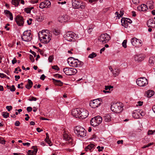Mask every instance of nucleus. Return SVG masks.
<instances>
[{
  "mask_svg": "<svg viewBox=\"0 0 155 155\" xmlns=\"http://www.w3.org/2000/svg\"><path fill=\"white\" fill-rule=\"evenodd\" d=\"M154 94V91L151 90L147 91L146 92V96L148 97H150Z\"/></svg>",
  "mask_w": 155,
  "mask_h": 155,
  "instance_id": "c85d7f7f",
  "label": "nucleus"
},
{
  "mask_svg": "<svg viewBox=\"0 0 155 155\" xmlns=\"http://www.w3.org/2000/svg\"><path fill=\"white\" fill-rule=\"evenodd\" d=\"M97 55L94 52H93L89 55L88 58H93L96 57Z\"/></svg>",
  "mask_w": 155,
  "mask_h": 155,
  "instance_id": "4c0bfd02",
  "label": "nucleus"
},
{
  "mask_svg": "<svg viewBox=\"0 0 155 155\" xmlns=\"http://www.w3.org/2000/svg\"><path fill=\"white\" fill-rule=\"evenodd\" d=\"M95 148V145L93 143H90L89 144L85 149L86 151L90 150L91 151V150H93Z\"/></svg>",
  "mask_w": 155,
  "mask_h": 155,
  "instance_id": "393cba45",
  "label": "nucleus"
},
{
  "mask_svg": "<svg viewBox=\"0 0 155 155\" xmlns=\"http://www.w3.org/2000/svg\"><path fill=\"white\" fill-rule=\"evenodd\" d=\"M80 109L76 108L72 110L71 114L72 115L75 117L79 118L80 113Z\"/></svg>",
  "mask_w": 155,
  "mask_h": 155,
  "instance_id": "6ab92c4d",
  "label": "nucleus"
},
{
  "mask_svg": "<svg viewBox=\"0 0 155 155\" xmlns=\"http://www.w3.org/2000/svg\"><path fill=\"white\" fill-rule=\"evenodd\" d=\"M68 62L70 66L74 68L81 67L84 64L82 62L72 57H70L68 59Z\"/></svg>",
  "mask_w": 155,
  "mask_h": 155,
  "instance_id": "f03ea898",
  "label": "nucleus"
},
{
  "mask_svg": "<svg viewBox=\"0 0 155 155\" xmlns=\"http://www.w3.org/2000/svg\"><path fill=\"white\" fill-rule=\"evenodd\" d=\"M113 86L111 85L106 86H105V89L106 90H107L108 89L110 90V89L113 88Z\"/></svg>",
  "mask_w": 155,
  "mask_h": 155,
  "instance_id": "a18cd8bd",
  "label": "nucleus"
},
{
  "mask_svg": "<svg viewBox=\"0 0 155 155\" xmlns=\"http://www.w3.org/2000/svg\"><path fill=\"white\" fill-rule=\"evenodd\" d=\"M20 124V122L18 121H16L15 123V124L16 126H19Z\"/></svg>",
  "mask_w": 155,
  "mask_h": 155,
  "instance_id": "680f3d73",
  "label": "nucleus"
},
{
  "mask_svg": "<svg viewBox=\"0 0 155 155\" xmlns=\"http://www.w3.org/2000/svg\"><path fill=\"white\" fill-rule=\"evenodd\" d=\"M28 83L25 85V87L28 89H29L32 87L33 82L31 80L28 79Z\"/></svg>",
  "mask_w": 155,
  "mask_h": 155,
  "instance_id": "7c9ffc66",
  "label": "nucleus"
},
{
  "mask_svg": "<svg viewBox=\"0 0 155 155\" xmlns=\"http://www.w3.org/2000/svg\"><path fill=\"white\" fill-rule=\"evenodd\" d=\"M102 120L101 117L97 116L91 119L90 123L91 125L94 127H96L101 123Z\"/></svg>",
  "mask_w": 155,
  "mask_h": 155,
  "instance_id": "6e6552de",
  "label": "nucleus"
},
{
  "mask_svg": "<svg viewBox=\"0 0 155 155\" xmlns=\"http://www.w3.org/2000/svg\"><path fill=\"white\" fill-rule=\"evenodd\" d=\"M52 68L53 69L57 71H59L60 69L59 67L57 65H54L53 66H52Z\"/></svg>",
  "mask_w": 155,
  "mask_h": 155,
  "instance_id": "49530a36",
  "label": "nucleus"
},
{
  "mask_svg": "<svg viewBox=\"0 0 155 155\" xmlns=\"http://www.w3.org/2000/svg\"><path fill=\"white\" fill-rule=\"evenodd\" d=\"M5 141L2 138L0 137V143L2 144L5 143Z\"/></svg>",
  "mask_w": 155,
  "mask_h": 155,
  "instance_id": "bf43d9fd",
  "label": "nucleus"
},
{
  "mask_svg": "<svg viewBox=\"0 0 155 155\" xmlns=\"http://www.w3.org/2000/svg\"><path fill=\"white\" fill-rule=\"evenodd\" d=\"M4 13L11 20H13V17L12 14L9 11L7 10H5Z\"/></svg>",
  "mask_w": 155,
  "mask_h": 155,
  "instance_id": "b1692460",
  "label": "nucleus"
},
{
  "mask_svg": "<svg viewBox=\"0 0 155 155\" xmlns=\"http://www.w3.org/2000/svg\"><path fill=\"white\" fill-rule=\"evenodd\" d=\"M123 106L120 103L113 104L111 107V109L113 112L116 113H119L123 110Z\"/></svg>",
  "mask_w": 155,
  "mask_h": 155,
  "instance_id": "20e7f679",
  "label": "nucleus"
},
{
  "mask_svg": "<svg viewBox=\"0 0 155 155\" xmlns=\"http://www.w3.org/2000/svg\"><path fill=\"white\" fill-rule=\"evenodd\" d=\"M34 147L33 150H29L28 151V155H36L38 149L36 147Z\"/></svg>",
  "mask_w": 155,
  "mask_h": 155,
  "instance_id": "5701e85b",
  "label": "nucleus"
},
{
  "mask_svg": "<svg viewBox=\"0 0 155 155\" xmlns=\"http://www.w3.org/2000/svg\"><path fill=\"white\" fill-rule=\"evenodd\" d=\"M15 20L18 25L21 26L23 25L24 21L22 17L20 15H17L16 17Z\"/></svg>",
  "mask_w": 155,
  "mask_h": 155,
  "instance_id": "dca6fc26",
  "label": "nucleus"
},
{
  "mask_svg": "<svg viewBox=\"0 0 155 155\" xmlns=\"http://www.w3.org/2000/svg\"><path fill=\"white\" fill-rule=\"evenodd\" d=\"M53 32L55 35H58L60 34V32L58 30L54 29L53 31Z\"/></svg>",
  "mask_w": 155,
  "mask_h": 155,
  "instance_id": "79ce46f5",
  "label": "nucleus"
},
{
  "mask_svg": "<svg viewBox=\"0 0 155 155\" xmlns=\"http://www.w3.org/2000/svg\"><path fill=\"white\" fill-rule=\"evenodd\" d=\"M17 61L16 58H14L13 59L12 61V64H14L15 63L17 62Z\"/></svg>",
  "mask_w": 155,
  "mask_h": 155,
  "instance_id": "e2e57ef3",
  "label": "nucleus"
},
{
  "mask_svg": "<svg viewBox=\"0 0 155 155\" xmlns=\"http://www.w3.org/2000/svg\"><path fill=\"white\" fill-rule=\"evenodd\" d=\"M120 72V70L117 68H115L112 71V73L114 77L118 75Z\"/></svg>",
  "mask_w": 155,
  "mask_h": 155,
  "instance_id": "2f4dec72",
  "label": "nucleus"
},
{
  "mask_svg": "<svg viewBox=\"0 0 155 155\" xmlns=\"http://www.w3.org/2000/svg\"><path fill=\"white\" fill-rule=\"evenodd\" d=\"M69 19V17L67 15H64L59 17L58 19L59 22L63 23L67 21Z\"/></svg>",
  "mask_w": 155,
  "mask_h": 155,
  "instance_id": "a211bd4d",
  "label": "nucleus"
},
{
  "mask_svg": "<svg viewBox=\"0 0 155 155\" xmlns=\"http://www.w3.org/2000/svg\"><path fill=\"white\" fill-rule=\"evenodd\" d=\"M12 107L11 106H7L6 107V109L9 111H10L12 109Z\"/></svg>",
  "mask_w": 155,
  "mask_h": 155,
  "instance_id": "4d7b16f0",
  "label": "nucleus"
},
{
  "mask_svg": "<svg viewBox=\"0 0 155 155\" xmlns=\"http://www.w3.org/2000/svg\"><path fill=\"white\" fill-rule=\"evenodd\" d=\"M76 35L73 32L68 31L66 34L64 38L65 39L69 41H74L75 40Z\"/></svg>",
  "mask_w": 155,
  "mask_h": 155,
  "instance_id": "9b49d317",
  "label": "nucleus"
},
{
  "mask_svg": "<svg viewBox=\"0 0 155 155\" xmlns=\"http://www.w3.org/2000/svg\"><path fill=\"white\" fill-rule=\"evenodd\" d=\"M20 0H12V4L15 6H18Z\"/></svg>",
  "mask_w": 155,
  "mask_h": 155,
  "instance_id": "f704fd0d",
  "label": "nucleus"
},
{
  "mask_svg": "<svg viewBox=\"0 0 155 155\" xmlns=\"http://www.w3.org/2000/svg\"><path fill=\"white\" fill-rule=\"evenodd\" d=\"M52 80L54 84L55 85L59 86H61L63 85V83L60 81L56 80L53 78L52 79Z\"/></svg>",
  "mask_w": 155,
  "mask_h": 155,
  "instance_id": "cd10ccee",
  "label": "nucleus"
},
{
  "mask_svg": "<svg viewBox=\"0 0 155 155\" xmlns=\"http://www.w3.org/2000/svg\"><path fill=\"white\" fill-rule=\"evenodd\" d=\"M111 117L110 114H105L103 117L104 121L107 122H110L111 120Z\"/></svg>",
  "mask_w": 155,
  "mask_h": 155,
  "instance_id": "a878e982",
  "label": "nucleus"
},
{
  "mask_svg": "<svg viewBox=\"0 0 155 155\" xmlns=\"http://www.w3.org/2000/svg\"><path fill=\"white\" fill-rule=\"evenodd\" d=\"M51 2L48 0L41 2L39 5V7L41 9L49 8L51 5Z\"/></svg>",
  "mask_w": 155,
  "mask_h": 155,
  "instance_id": "4468645a",
  "label": "nucleus"
},
{
  "mask_svg": "<svg viewBox=\"0 0 155 155\" xmlns=\"http://www.w3.org/2000/svg\"><path fill=\"white\" fill-rule=\"evenodd\" d=\"M54 59L53 55H51L48 58V60L49 62H51Z\"/></svg>",
  "mask_w": 155,
  "mask_h": 155,
  "instance_id": "de8ad7c7",
  "label": "nucleus"
},
{
  "mask_svg": "<svg viewBox=\"0 0 155 155\" xmlns=\"http://www.w3.org/2000/svg\"><path fill=\"white\" fill-rule=\"evenodd\" d=\"M140 113V118H141V117L145 115V113L144 111H139Z\"/></svg>",
  "mask_w": 155,
  "mask_h": 155,
  "instance_id": "864d4df0",
  "label": "nucleus"
},
{
  "mask_svg": "<svg viewBox=\"0 0 155 155\" xmlns=\"http://www.w3.org/2000/svg\"><path fill=\"white\" fill-rule=\"evenodd\" d=\"M45 76L44 74H43L41 75V77L40 78V79L41 80H44L45 79Z\"/></svg>",
  "mask_w": 155,
  "mask_h": 155,
  "instance_id": "338daca9",
  "label": "nucleus"
},
{
  "mask_svg": "<svg viewBox=\"0 0 155 155\" xmlns=\"http://www.w3.org/2000/svg\"><path fill=\"white\" fill-rule=\"evenodd\" d=\"M25 116H26V117L25 118V120L26 121H28L29 118V117L28 116V115L27 114H26L25 115Z\"/></svg>",
  "mask_w": 155,
  "mask_h": 155,
  "instance_id": "69168bd1",
  "label": "nucleus"
},
{
  "mask_svg": "<svg viewBox=\"0 0 155 155\" xmlns=\"http://www.w3.org/2000/svg\"><path fill=\"white\" fill-rule=\"evenodd\" d=\"M127 40H125L122 43V46L124 48H126L127 47Z\"/></svg>",
  "mask_w": 155,
  "mask_h": 155,
  "instance_id": "37998d69",
  "label": "nucleus"
},
{
  "mask_svg": "<svg viewBox=\"0 0 155 155\" xmlns=\"http://www.w3.org/2000/svg\"><path fill=\"white\" fill-rule=\"evenodd\" d=\"M102 100L101 99H97L94 100L90 103V106L92 108H95L102 103Z\"/></svg>",
  "mask_w": 155,
  "mask_h": 155,
  "instance_id": "f8f14e48",
  "label": "nucleus"
},
{
  "mask_svg": "<svg viewBox=\"0 0 155 155\" xmlns=\"http://www.w3.org/2000/svg\"><path fill=\"white\" fill-rule=\"evenodd\" d=\"M2 115L4 118H7L9 116V113L7 112H3Z\"/></svg>",
  "mask_w": 155,
  "mask_h": 155,
  "instance_id": "ea45409f",
  "label": "nucleus"
},
{
  "mask_svg": "<svg viewBox=\"0 0 155 155\" xmlns=\"http://www.w3.org/2000/svg\"><path fill=\"white\" fill-rule=\"evenodd\" d=\"M11 87L10 88V89L11 91H14L15 90V88L14 85H12V87Z\"/></svg>",
  "mask_w": 155,
  "mask_h": 155,
  "instance_id": "5fc2aeb1",
  "label": "nucleus"
},
{
  "mask_svg": "<svg viewBox=\"0 0 155 155\" xmlns=\"http://www.w3.org/2000/svg\"><path fill=\"white\" fill-rule=\"evenodd\" d=\"M37 98L35 97H34L33 96H32L30 98L28 99V100L30 101H36L37 100Z\"/></svg>",
  "mask_w": 155,
  "mask_h": 155,
  "instance_id": "c03bdc74",
  "label": "nucleus"
},
{
  "mask_svg": "<svg viewBox=\"0 0 155 155\" xmlns=\"http://www.w3.org/2000/svg\"><path fill=\"white\" fill-rule=\"evenodd\" d=\"M29 58L30 60L32 62H34V61L35 59H34V58H33V56L31 54H30L29 55Z\"/></svg>",
  "mask_w": 155,
  "mask_h": 155,
  "instance_id": "6e6d98bb",
  "label": "nucleus"
},
{
  "mask_svg": "<svg viewBox=\"0 0 155 155\" xmlns=\"http://www.w3.org/2000/svg\"><path fill=\"white\" fill-rule=\"evenodd\" d=\"M72 6L75 9L81 8L84 9L85 8V2L79 0H72Z\"/></svg>",
  "mask_w": 155,
  "mask_h": 155,
  "instance_id": "39448f33",
  "label": "nucleus"
},
{
  "mask_svg": "<svg viewBox=\"0 0 155 155\" xmlns=\"http://www.w3.org/2000/svg\"><path fill=\"white\" fill-rule=\"evenodd\" d=\"M149 62L150 66H153L155 64V57L154 56L151 57L149 58Z\"/></svg>",
  "mask_w": 155,
  "mask_h": 155,
  "instance_id": "c756f323",
  "label": "nucleus"
},
{
  "mask_svg": "<svg viewBox=\"0 0 155 155\" xmlns=\"http://www.w3.org/2000/svg\"><path fill=\"white\" fill-rule=\"evenodd\" d=\"M137 9L140 11H145L147 9V6L144 4H142L138 7Z\"/></svg>",
  "mask_w": 155,
  "mask_h": 155,
  "instance_id": "4be33fe9",
  "label": "nucleus"
},
{
  "mask_svg": "<svg viewBox=\"0 0 155 155\" xmlns=\"http://www.w3.org/2000/svg\"><path fill=\"white\" fill-rule=\"evenodd\" d=\"M140 113L139 111L135 110L133 113L132 115L134 118L138 119L140 118Z\"/></svg>",
  "mask_w": 155,
  "mask_h": 155,
  "instance_id": "bb28decb",
  "label": "nucleus"
},
{
  "mask_svg": "<svg viewBox=\"0 0 155 155\" xmlns=\"http://www.w3.org/2000/svg\"><path fill=\"white\" fill-rule=\"evenodd\" d=\"M63 71L67 75H74L77 72V71L75 68H64Z\"/></svg>",
  "mask_w": 155,
  "mask_h": 155,
  "instance_id": "9d476101",
  "label": "nucleus"
},
{
  "mask_svg": "<svg viewBox=\"0 0 155 155\" xmlns=\"http://www.w3.org/2000/svg\"><path fill=\"white\" fill-rule=\"evenodd\" d=\"M48 31V30H42L40 34H39V40L41 41L43 43H48L51 39V35L49 34H46V31Z\"/></svg>",
  "mask_w": 155,
  "mask_h": 155,
  "instance_id": "f257e3e1",
  "label": "nucleus"
},
{
  "mask_svg": "<svg viewBox=\"0 0 155 155\" xmlns=\"http://www.w3.org/2000/svg\"><path fill=\"white\" fill-rule=\"evenodd\" d=\"M97 148L98 149V151L100 152L102 151L104 149V147H101L100 146H99L97 147Z\"/></svg>",
  "mask_w": 155,
  "mask_h": 155,
  "instance_id": "09e8293b",
  "label": "nucleus"
},
{
  "mask_svg": "<svg viewBox=\"0 0 155 155\" xmlns=\"http://www.w3.org/2000/svg\"><path fill=\"white\" fill-rule=\"evenodd\" d=\"M137 85L140 87H144L146 86L148 83L147 79L144 77L138 78L136 81Z\"/></svg>",
  "mask_w": 155,
  "mask_h": 155,
  "instance_id": "1a4fd4ad",
  "label": "nucleus"
},
{
  "mask_svg": "<svg viewBox=\"0 0 155 155\" xmlns=\"http://www.w3.org/2000/svg\"><path fill=\"white\" fill-rule=\"evenodd\" d=\"M27 110L28 112H30L32 110V108L31 107H28L27 108Z\"/></svg>",
  "mask_w": 155,
  "mask_h": 155,
  "instance_id": "052dcab7",
  "label": "nucleus"
},
{
  "mask_svg": "<svg viewBox=\"0 0 155 155\" xmlns=\"http://www.w3.org/2000/svg\"><path fill=\"white\" fill-rule=\"evenodd\" d=\"M46 137L45 139V141L47 142L49 145V146H51V142L49 139V137L48 134L47 133L46 134Z\"/></svg>",
  "mask_w": 155,
  "mask_h": 155,
  "instance_id": "72a5a7b5",
  "label": "nucleus"
},
{
  "mask_svg": "<svg viewBox=\"0 0 155 155\" xmlns=\"http://www.w3.org/2000/svg\"><path fill=\"white\" fill-rule=\"evenodd\" d=\"M147 4L150 9H152L153 8V3L152 1L148 2Z\"/></svg>",
  "mask_w": 155,
  "mask_h": 155,
  "instance_id": "473e14b6",
  "label": "nucleus"
},
{
  "mask_svg": "<svg viewBox=\"0 0 155 155\" xmlns=\"http://www.w3.org/2000/svg\"><path fill=\"white\" fill-rule=\"evenodd\" d=\"M45 18V16L44 15H40L39 16L38 20V21H42Z\"/></svg>",
  "mask_w": 155,
  "mask_h": 155,
  "instance_id": "58836bf2",
  "label": "nucleus"
},
{
  "mask_svg": "<svg viewBox=\"0 0 155 155\" xmlns=\"http://www.w3.org/2000/svg\"><path fill=\"white\" fill-rule=\"evenodd\" d=\"M121 20H125L126 22L127 23H132V21L130 19L128 18H126L125 19H122Z\"/></svg>",
  "mask_w": 155,
  "mask_h": 155,
  "instance_id": "8fccbe9b",
  "label": "nucleus"
},
{
  "mask_svg": "<svg viewBox=\"0 0 155 155\" xmlns=\"http://www.w3.org/2000/svg\"><path fill=\"white\" fill-rule=\"evenodd\" d=\"M80 110L79 118L84 119L86 118L88 114V112L86 110L82 109H80Z\"/></svg>",
  "mask_w": 155,
  "mask_h": 155,
  "instance_id": "2eb2a0df",
  "label": "nucleus"
},
{
  "mask_svg": "<svg viewBox=\"0 0 155 155\" xmlns=\"http://www.w3.org/2000/svg\"><path fill=\"white\" fill-rule=\"evenodd\" d=\"M153 134V130H149L147 133V134L148 135H152Z\"/></svg>",
  "mask_w": 155,
  "mask_h": 155,
  "instance_id": "0e129e2a",
  "label": "nucleus"
},
{
  "mask_svg": "<svg viewBox=\"0 0 155 155\" xmlns=\"http://www.w3.org/2000/svg\"><path fill=\"white\" fill-rule=\"evenodd\" d=\"M33 8V7L25 8V11L27 13H30L31 12V10Z\"/></svg>",
  "mask_w": 155,
  "mask_h": 155,
  "instance_id": "e433bc0d",
  "label": "nucleus"
},
{
  "mask_svg": "<svg viewBox=\"0 0 155 155\" xmlns=\"http://www.w3.org/2000/svg\"><path fill=\"white\" fill-rule=\"evenodd\" d=\"M131 42L132 45L136 47L139 48L142 46L141 41L135 38H131Z\"/></svg>",
  "mask_w": 155,
  "mask_h": 155,
  "instance_id": "ddd939ff",
  "label": "nucleus"
},
{
  "mask_svg": "<svg viewBox=\"0 0 155 155\" xmlns=\"http://www.w3.org/2000/svg\"><path fill=\"white\" fill-rule=\"evenodd\" d=\"M63 139L65 141H68V143H71V145H72V143L73 141V139L70 135L64 133L63 135Z\"/></svg>",
  "mask_w": 155,
  "mask_h": 155,
  "instance_id": "f3484780",
  "label": "nucleus"
},
{
  "mask_svg": "<svg viewBox=\"0 0 155 155\" xmlns=\"http://www.w3.org/2000/svg\"><path fill=\"white\" fill-rule=\"evenodd\" d=\"M74 132L78 137H84L86 136V131L83 127L76 126L74 128Z\"/></svg>",
  "mask_w": 155,
  "mask_h": 155,
  "instance_id": "7ed1b4c3",
  "label": "nucleus"
},
{
  "mask_svg": "<svg viewBox=\"0 0 155 155\" xmlns=\"http://www.w3.org/2000/svg\"><path fill=\"white\" fill-rule=\"evenodd\" d=\"M153 143H149L148 144L146 145H144V146H143L142 147V148L143 149V148H145L148 147L150 146L153 145Z\"/></svg>",
  "mask_w": 155,
  "mask_h": 155,
  "instance_id": "a19ab883",
  "label": "nucleus"
},
{
  "mask_svg": "<svg viewBox=\"0 0 155 155\" xmlns=\"http://www.w3.org/2000/svg\"><path fill=\"white\" fill-rule=\"evenodd\" d=\"M121 22L122 25L123 26H124L126 28H127L128 26V24L126 22L125 20H121Z\"/></svg>",
  "mask_w": 155,
  "mask_h": 155,
  "instance_id": "c9c22d12",
  "label": "nucleus"
},
{
  "mask_svg": "<svg viewBox=\"0 0 155 155\" xmlns=\"http://www.w3.org/2000/svg\"><path fill=\"white\" fill-rule=\"evenodd\" d=\"M21 38L23 41H25L28 42L30 41L31 39V31L27 30L25 31L21 35Z\"/></svg>",
  "mask_w": 155,
  "mask_h": 155,
  "instance_id": "0eeeda50",
  "label": "nucleus"
},
{
  "mask_svg": "<svg viewBox=\"0 0 155 155\" xmlns=\"http://www.w3.org/2000/svg\"><path fill=\"white\" fill-rule=\"evenodd\" d=\"M147 24L149 27L152 28H155V21L152 19L149 20L147 21Z\"/></svg>",
  "mask_w": 155,
  "mask_h": 155,
  "instance_id": "412c9836",
  "label": "nucleus"
},
{
  "mask_svg": "<svg viewBox=\"0 0 155 155\" xmlns=\"http://www.w3.org/2000/svg\"><path fill=\"white\" fill-rule=\"evenodd\" d=\"M18 71L19 72H21V69L20 68V67H18L17 68H15V71H14V73H16L17 74H18V72H16L17 71H18Z\"/></svg>",
  "mask_w": 155,
  "mask_h": 155,
  "instance_id": "3c124183",
  "label": "nucleus"
},
{
  "mask_svg": "<svg viewBox=\"0 0 155 155\" xmlns=\"http://www.w3.org/2000/svg\"><path fill=\"white\" fill-rule=\"evenodd\" d=\"M38 0H31L30 1V3L32 4L37 3L38 2Z\"/></svg>",
  "mask_w": 155,
  "mask_h": 155,
  "instance_id": "603ef678",
  "label": "nucleus"
},
{
  "mask_svg": "<svg viewBox=\"0 0 155 155\" xmlns=\"http://www.w3.org/2000/svg\"><path fill=\"white\" fill-rule=\"evenodd\" d=\"M110 39L109 35L107 33L102 34L99 37L98 41L100 43L104 44L107 43Z\"/></svg>",
  "mask_w": 155,
  "mask_h": 155,
  "instance_id": "423d86ee",
  "label": "nucleus"
},
{
  "mask_svg": "<svg viewBox=\"0 0 155 155\" xmlns=\"http://www.w3.org/2000/svg\"><path fill=\"white\" fill-rule=\"evenodd\" d=\"M55 76L56 77H58V78H62V76L61 75H60L59 74H56L55 75Z\"/></svg>",
  "mask_w": 155,
  "mask_h": 155,
  "instance_id": "774afa93",
  "label": "nucleus"
},
{
  "mask_svg": "<svg viewBox=\"0 0 155 155\" xmlns=\"http://www.w3.org/2000/svg\"><path fill=\"white\" fill-rule=\"evenodd\" d=\"M145 55L144 54H136L134 57V59L136 61L140 62L144 59Z\"/></svg>",
  "mask_w": 155,
  "mask_h": 155,
  "instance_id": "aec40b11",
  "label": "nucleus"
},
{
  "mask_svg": "<svg viewBox=\"0 0 155 155\" xmlns=\"http://www.w3.org/2000/svg\"><path fill=\"white\" fill-rule=\"evenodd\" d=\"M133 2L135 4H138L139 3V0H132Z\"/></svg>",
  "mask_w": 155,
  "mask_h": 155,
  "instance_id": "13d9d810",
  "label": "nucleus"
}]
</instances>
